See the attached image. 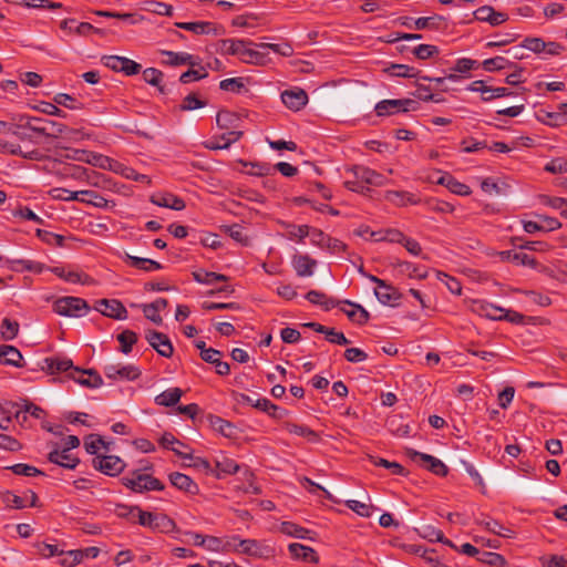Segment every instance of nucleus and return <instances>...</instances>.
<instances>
[{
    "label": "nucleus",
    "instance_id": "f257e3e1",
    "mask_svg": "<svg viewBox=\"0 0 567 567\" xmlns=\"http://www.w3.org/2000/svg\"><path fill=\"white\" fill-rule=\"evenodd\" d=\"M255 45L249 40L225 39L220 41V50L230 55H237L241 62L247 64L264 65L268 61L267 53L251 49Z\"/></svg>",
    "mask_w": 567,
    "mask_h": 567
},
{
    "label": "nucleus",
    "instance_id": "f03ea898",
    "mask_svg": "<svg viewBox=\"0 0 567 567\" xmlns=\"http://www.w3.org/2000/svg\"><path fill=\"white\" fill-rule=\"evenodd\" d=\"M23 120H25V127L29 131L41 134L47 137L58 138L64 136L72 140L75 138V136L79 134L78 131L69 128L66 125L62 123L45 120L42 117L21 116L20 122Z\"/></svg>",
    "mask_w": 567,
    "mask_h": 567
},
{
    "label": "nucleus",
    "instance_id": "7ed1b4c3",
    "mask_svg": "<svg viewBox=\"0 0 567 567\" xmlns=\"http://www.w3.org/2000/svg\"><path fill=\"white\" fill-rule=\"evenodd\" d=\"M152 468L153 465L147 462L142 467L132 471L131 475L124 476L121 480L122 484L134 493L163 491L165 485L156 477L145 473Z\"/></svg>",
    "mask_w": 567,
    "mask_h": 567
},
{
    "label": "nucleus",
    "instance_id": "20e7f679",
    "mask_svg": "<svg viewBox=\"0 0 567 567\" xmlns=\"http://www.w3.org/2000/svg\"><path fill=\"white\" fill-rule=\"evenodd\" d=\"M138 524L153 532L171 534L178 532L176 523L166 514L138 509Z\"/></svg>",
    "mask_w": 567,
    "mask_h": 567
},
{
    "label": "nucleus",
    "instance_id": "39448f33",
    "mask_svg": "<svg viewBox=\"0 0 567 567\" xmlns=\"http://www.w3.org/2000/svg\"><path fill=\"white\" fill-rule=\"evenodd\" d=\"M227 544L234 550L252 557H267L274 553L270 546L256 539H240L238 536H233Z\"/></svg>",
    "mask_w": 567,
    "mask_h": 567
},
{
    "label": "nucleus",
    "instance_id": "423d86ee",
    "mask_svg": "<svg viewBox=\"0 0 567 567\" xmlns=\"http://www.w3.org/2000/svg\"><path fill=\"white\" fill-rule=\"evenodd\" d=\"M89 309L87 302L79 297H61L53 303L54 312L64 317H79Z\"/></svg>",
    "mask_w": 567,
    "mask_h": 567
},
{
    "label": "nucleus",
    "instance_id": "0eeeda50",
    "mask_svg": "<svg viewBox=\"0 0 567 567\" xmlns=\"http://www.w3.org/2000/svg\"><path fill=\"white\" fill-rule=\"evenodd\" d=\"M416 109L417 102L412 99L383 100L374 106L378 116H388L401 112L415 111Z\"/></svg>",
    "mask_w": 567,
    "mask_h": 567
},
{
    "label": "nucleus",
    "instance_id": "6e6552de",
    "mask_svg": "<svg viewBox=\"0 0 567 567\" xmlns=\"http://www.w3.org/2000/svg\"><path fill=\"white\" fill-rule=\"evenodd\" d=\"M92 465L95 470L107 476L120 475L126 466L125 462L116 455H96L92 461Z\"/></svg>",
    "mask_w": 567,
    "mask_h": 567
},
{
    "label": "nucleus",
    "instance_id": "1a4fd4ad",
    "mask_svg": "<svg viewBox=\"0 0 567 567\" xmlns=\"http://www.w3.org/2000/svg\"><path fill=\"white\" fill-rule=\"evenodd\" d=\"M103 63L106 68L115 71L123 72L125 75H135L140 73L142 66L140 63L124 56L106 55L103 56Z\"/></svg>",
    "mask_w": 567,
    "mask_h": 567
},
{
    "label": "nucleus",
    "instance_id": "9d476101",
    "mask_svg": "<svg viewBox=\"0 0 567 567\" xmlns=\"http://www.w3.org/2000/svg\"><path fill=\"white\" fill-rule=\"evenodd\" d=\"M145 339L159 355L164 358H171L173 355V344L165 333L155 330H147L145 332Z\"/></svg>",
    "mask_w": 567,
    "mask_h": 567
},
{
    "label": "nucleus",
    "instance_id": "9b49d317",
    "mask_svg": "<svg viewBox=\"0 0 567 567\" xmlns=\"http://www.w3.org/2000/svg\"><path fill=\"white\" fill-rule=\"evenodd\" d=\"M350 172L353 174L354 178L360 179L364 183L365 186H384L388 184L389 179L383 176L382 174L362 166V165H354L350 168Z\"/></svg>",
    "mask_w": 567,
    "mask_h": 567
},
{
    "label": "nucleus",
    "instance_id": "f8f14e48",
    "mask_svg": "<svg viewBox=\"0 0 567 567\" xmlns=\"http://www.w3.org/2000/svg\"><path fill=\"white\" fill-rule=\"evenodd\" d=\"M311 244L320 248H326L331 254L344 251L347 245L337 238H332L322 230L312 229Z\"/></svg>",
    "mask_w": 567,
    "mask_h": 567
},
{
    "label": "nucleus",
    "instance_id": "ddd939ff",
    "mask_svg": "<svg viewBox=\"0 0 567 567\" xmlns=\"http://www.w3.org/2000/svg\"><path fill=\"white\" fill-rule=\"evenodd\" d=\"M95 309L112 319L125 320L127 318L126 308L116 299H101L96 302Z\"/></svg>",
    "mask_w": 567,
    "mask_h": 567
},
{
    "label": "nucleus",
    "instance_id": "4468645a",
    "mask_svg": "<svg viewBox=\"0 0 567 567\" xmlns=\"http://www.w3.org/2000/svg\"><path fill=\"white\" fill-rule=\"evenodd\" d=\"M104 374L106 378L111 380H127V381H134L140 378L141 370L133 365H115V364H109L104 368Z\"/></svg>",
    "mask_w": 567,
    "mask_h": 567
},
{
    "label": "nucleus",
    "instance_id": "2eb2a0df",
    "mask_svg": "<svg viewBox=\"0 0 567 567\" xmlns=\"http://www.w3.org/2000/svg\"><path fill=\"white\" fill-rule=\"evenodd\" d=\"M68 375L79 384L86 388L96 389L103 384L101 375L93 369H73V372H70Z\"/></svg>",
    "mask_w": 567,
    "mask_h": 567
},
{
    "label": "nucleus",
    "instance_id": "dca6fc26",
    "mask_svg": "<svg viewBox=\"0 0 567 567\" xmlns=\"http://www.w3.org/2000/svg\"><path fill=\"white\" fill-rule=\"evenodd\" d=\"M470 309L472 312L492 320H502V312H504L503 308L480 299L472 300Z\"/></svg>",
    "mask_w": 567,
    "mask_h": 567
},
{
    "label": "nucleus",
    "instance_id": "f3484780",
    "mask_svg": "<svg viewBox=\"0 0 567 567\" xmlns=\"http://www.w3.org/2000/svg\"><path fill=\"white\" fill-rule=\"evenodd\" d=\"M408 455L412 458L419 457L426 464V468L437 476L444 477L449 473L447 466L441 460L430 454L421 453L414 450H409Z\"/></svg>",
    "mask_w": 567,
    "mask_h": 567
},
{
    "label": "nucleus",
    "instance_id": "a211bd4d",
    "mask_svg": "<svg viewBox=\"0 0 567 567\" xmlns=\"http://www.w3.org/2000/svg\"><path fill=\"white\" fill-rule=\"evenodd\" d=\"M317 264V260L307 254H296L291 259V265L299 277L312 276Z\"/></svg>",
    "mask_w": 567,
    "mask_h": 567
},
{
    "label": "nucleus",
    "instance_id": "6ab92c4d",
    "mask_svg": "<svg viewBox=\"0 0 567 567\" xmlns=\"http://www.w3.org/2000/svg\"><path fill=\"white\" fill-rule=\"evenodd\" d=\"M281 101L288 109L299 111L308 103V94L302 89L286 90L281 93Z\"/></svg>",
    "mask_w": 567,
    "mask_h": 567
},
{
    "label": "nucleus",
    "instance_id": "aec40b11",
    "mask_svg": "<svg viewBox=\"0 0 567 567\" xmlns=\"http://www.w3.org/2000/svg\"><path fill=\"white\" fill-rule=\"evenodd\" d=\"M151 202L156 206L174 210H183L186 207L184 199L172 193H156L151 196Z\"/></svg>",
    "mask_w": 567,
    "mask_h": 567
},
{
    "label": "nucleus",
    "instance_id": "412c9836",
    "mask_svg": "<svg viewBox=\"0 0 567 567\" xmlns=\"http://www.w3.org/2000/svg\"><path fill=\"white\" fill-rule=\"evenodd\" d=\"M374 295L382 305L391 307L398 306L401 299L400 291L386 282H384L383 286L377 287Z\"/></svg>",
    "mask_w": 567,
    "mask_h": 567
},
{
    "label": "nucleus",
    "instance_id": "4be33fe9",
    "mask_svg": "<svg viewBox=\"0 0 567 567\" xmlns=\"http://www.w3.org/2000/svg\"><path fill=\"white\" fill-rule=\"evenodd\" d=\"M44 365L42 369H45L50 374H56L60 372H73V369H78L73 365L71 359L65 357H53L45 358L43 361Z\"/></svg>",
    "mask_w": 567,
    "mask_h": 567
},
{
    "label": "nucleus",
    "instance_id": "5701e85b",
    "mask_svg": "<svg viewBox=\"0 0 567 567\" xmlns=\"http://www.w3.org/2000/svg\"><path fill=\"white\" fill-rule=\"evenodd\" d=\"M168 478L173 486L187 494L197 495L199 493L198 485L186 474L174 472L168 475Z\"/></svg>",
    "mask_w": 567,
    "mask_h": 567
},
{
    "label": "nucleus",
    "instance_id": "b1692460",
    "mask_svg": "<svg viewBox=\"0 0 567 567\" xmlns=\"http://www.w3.org/2000/svg\"><path fill=\"white\" fill-rule=\"evenodd\" d=\"M48 460L56 464L61 467L74 470L78 464L80 463V460L78 457L72 456L68 449H63L62 451L53 450L49 453Z\"/></svg>",
    "mask_w": 567,
    "mask_h": 567
},
{
    "label": "nucleus",
    "instance_id": "393cba45",
    "mask_svg": "<svg viewBox=\"0 0 567 567\" xmlns=\"http://www.w3.org/2000/svg\"><path fill=\"white\" fill-rule=\"evenodd\" d=\"M343 303L347 306H350L352 309L347 310L344 308H341V310L347 315V317L358 324H365L369 319L370 315L369 312L359 303L352 302L350 300H339V305Z\"/></svg>",
    "mask_w": 567,
    "mask_h": 567
},
{
    "label": "nucleus",
    "instance_id": "a878e982",
    "mask_svg": "<svg viewBox=\"0 0 567 567\" xmlns=\"http://www.w3.org/2000/svg\"><path fill=\"white\" fill-rule=\"evenodd\" d=\"M288 550L292 558L301 559L303 561L317 564L319 556L316 550L311 547L305 546L299 543H292L288 546Z\"/></svg>",
    "mask_w": 567,
    "mask_h": 567
},
{
    "label": "nucleus",
    "instance_id": "bb28decb",
    "mask_svg": "<svg viewBox=\"0 0 567 567\" xmlns=\"http://www.w3.org/2000/svg\"><path fill=\"white\" fill-rule=\"evenodd\" d=\"M175 25L179 29L190 31L195 34H219L218 28L207 21H196V22H177Z\"/></svg>",
    "mask_w": 567,
    "mask_h": 567
},
{
    "label": "nucleus",
    "instance_id": "cd10ccee",
    "mask_svg": "<svg viewBox=\"0 0 567 567\" xmlns=\"http://www.w3.org/2000/svg\"><path fill=\"white\" fill-rule=\"evenodd\" d=\"M22 354L13 346L1 344L0 346V363L13 367H22Z\"/></svg>",
    "mask_w": 567,
    "mask_h": 567
},
{
    "label": "nucleus",
    "instance_id": "c85d7f7f",
    "mask_svg": "<svg viewBox=\"0 0 567 567\" xmlns=\"http://www.w3.org/2000/svg\"><path fill=\"white\" fill-rule=\"evenodd\" d=\"M502 261H509L516 265L535 267L536 260L530 255L516 250H504L498 254Z\"/></svg>",
    "mask_w": 567,
    "mask_h": 567
},
{
    "label": "nucleus",
    "instance_id": "c756f323",
    "mask_svg": "<svg viewBox=\"0 0 567 567\" xmlns=\"http://www.w3.org/2000/svg\"><path fill=\"white\" fill-rule=\"evenodd\" d=\"M124 261L128 266L134 267L140 270H143V271H146V272L161 270L163 268V266L155 260L132 256L130 254H125Z\"/></svg>",
    "mask_w": 567,
    "mask_h": 567
},
{
    "label": "nucleus",
    "instance_id": "7c9ffc66",
    "mask_svg": "<svg viewBox=\"0 0 567 567\" xmlns=\"http://www.w3.org/2000/svg\"><path fill=\"white\" fill-rule=\"evenodd\" d=\"M162 55L167 56V60L165 61L166 64L177 66V65H190L195 66L198 65V62L195 60V58L186 52H173V51H166L163 50Z\"/></svg>",
    "mask_w": 567,
    "mask_h": 567
},
{
    "label": "nucleus",
    "instance_id": "2f4dec72",
    "mask_svg": "<svg viewBox=\"0 0 567 567\" xmlns=\"http://www.w3.org/2000/svg\"><path fill=\"white\" fill-rule=\"evenodd\" d=\"M173 452L176 455L181 456L182 458L188 460L189 461L188 466L194 467L198 471H202L206 474H209V473L214 474V468L212 467L210 463L206 458L194 456L190 453H186L179 449H173Z\"/></svg>",
    "mask_w": 567,
    "mask_h": 567
},
{
    "label": "nucleus",
    "instance_id": "473e14b6",
    "mask_svg": "<svg viewBox=\"0 0 567 567\" xmlns=\"http://www.w3.org/2000/svg\"><path fill=\"white\" fill-rule=\"evenodd\" d=\"M58 277L64 279L68 282L92 285L94 279L86 274L78 271H65L63 268L55 267L52 270Z\"/></svg>",
    "mask_w": 567,
    "mask_h": 567
},
{
    "label": "nucleus",
    "instance_id": "72a5a7b5",
    "mask_svg": "<svg viewBox=\"0 0 567 567\" xmlns=\"http://www.w3.org/2000/svg\"><path fill=\"white\" fill-rule=\"evenodd\" d=\"M437 184L447 187L452 193L456 195L467 196L472 193L470 186L458 182L450 174L442 175L437 179Z\"/></svg>",
    "mask_w": 567,
    "mask_h": 567
},
{
    "label": "nucleus",
    "instance_id": "f704fd0d",
    "mask_svg": "<svg viewBox=\"0 0 567 567\" xmlns=\"http://www.w3.org/2000/svg\"><path fill=\"white\" fill-rule=\"evenodd\" d=\"M238 470L239 465L233 458L221 456L220 458H217L215 462L214 475L217 478H221L225 475H231L237 473Z\"/></svg>",
    "mask_w": 567,
    "mask_h": 567
},
{
    "label": "nucleus",
    "instance_id": "c9c22d12",
    "mask_svg": "<svg viewBox=\"0 0 567 567\" xmlns=\"http://www.w3.org/2000/svg\"><path fill=\"white\" fill-rule=\"evenodd\" d=\"M254 408L258 409L262 412H266L268 415H270L271 417H274L276 420L282 419L288 413L286 410L274 404L270 400H268L266 398L257 399L254 404Z\"/></svg>",
    "mask_w": 567,
    "mask_h": 567
},
{
    "label": "nucleus",
    "instance_id": "e433bc0d",
    "mask_svg": "<svg viewBox=\"0 0 567 567\" xmlns=\"http://www.w3.org/2000/svg\"><path fill=\"white\" fill-rule=\"evenodd\" d=\"M384 197L396 206L415 205L420 202L413 194L404 190H388Z\"/></svg>",
    "mask_w": 567,
    "mask_h": 567
},
{
    "label": "nucleus",
    "instance_id": "4c0bfd02",
    "mask_svg": "<svg viewBox=\"0 0 567 567\" xmlns=\"http://www.w3.org/2000/svg\"><path fill=\"white\" fill-rule=\"evenodd\" d=\"M284 427L290 434L306 437L311 443H317L320 440V436L317 432H315L313 430H311L305 425L286 422L284 424Z\"/></svg>",
    "mask_w": 567,
    "mask_h": 567
},
{
    "label": "nucleus",
    "instance_id": "58836bf2",
    "mask_svg": "<svg viewBox=\"0 0 567 567\" xmlns=\"http://www.w3.org/2000/svg\"><path fill=\"white\" fill-rule=\"evenodd\" d=\"M179 388H171L155 396V403L161 406H174L182 398Z\"/></svg>",
    "mask_w": 567,
    "mask_h": 567
},
{
    "label": "nucleus",
    "instance_id": "ea45409f",
    "mask_svg": "<svg viewBox=\"0 0 567 567\" xmlns=\"http://www.w3.org/2000/svg\"><path fill=\"white\" fill-rule=\"evenodd\" d=\"M306 299L313 305L322 306L326 310H330L339 305V300L329 298L326 293L318 290L308 291Z\"/></svg>",
    "mask_w": 567,
    "mask_h": 567
},
{
    "label": "nucleus",
    "instance_id": "a19ab883",
    "mask_svg": "<svg viewBox=\"0 0 567 567\" xmlns=\"http://www.w3.org/2000/svg\"><path fill=\"white\" fill-rule=\"evenodd\" d=\"M419 533H420L421 537H423L430 542H440L450 547H453V548L455 547L454 544L450 539L444 537L443 532L441 529H437L434 526H431V525L422 526L419 529Z\"/></svg>",
    "mask_w": 567,
    "mask_h": 567
},
{
    "label": "nucleus",
    "instance_id": "79ce46f5",
    "mask_svg": "<svg viewBox=\"0 0 567 567\" xmlns=\"http://www.w3.org/2000/svg\"><path fill=\"white\" fill-rule=\"evenodd\" d=\"M11 269L14 271H31L34 274H41L44 269V265L29 259H12Z\"/></svg>",
    "mask_w": 567,
    "mask_h": 567
},
{
    "label": "nucleus",
    "instance_id": "37998d69",
    "mask_svg": "<svg viewBox=\"0 0 567 567\" xmlns=\"http://www.w3.org/2000/svg\"><path fill=\"white\" fill-rule=\"evenodd\" d=\"M482 526H484L488 532L505 538H512L514 536V532L499 522L492 518H484L478 522Z\"/></svg>",
    "mask_w": 567,
    "mask_h": 567
},
{
    "label": "nucleus",
    "instance_id": "c03bdc74",
    "mask_svg": "<svg viewBox=\"0 0 567 567\" xmlns=\"http://www.w3.org/2000/svg\"><path fill=\"white\" fill-rule=\"evenodd\" d=\"M280 532L285 535L300 538V539H311L309 534L311 533L309 529L301 527L291 522H284L280 525Z\"/></svg>",
    "mask_w": 567,
    "mask_h": 567
},
{
    "label": "nucleus",
    "instance_id": "a18cd8bd",
    "mask_svg": "<svg viewBox=\"0 0 567 567\" xmlns=\"http://www.w3.org/2000/svg\"><path fill=\"white\" fill-rule=\"evenodd\" d=\"M370 461L375 466H382L389 470L393 475L406 476L409 474V472L398 462H391L377 456H370Z\"/></svg>",
    "mask_w": 567,
    "mask_h": 567
},
{
    "label": "nucleus",
    "instance_id": "49530a36",
    "mask_svg": "<svg viewBox=\"0 0 567 567\" xmlns=\"http://www.w3.org/2000/svg\"><path fill=\"white\" fill-rule=\"evenodd\" d=\"M390 75L398 78H416L420 79V71L406 64H391L385 70Z\"/></svg>",
    "mask_w": 567,
    "mask_h": 567
},
{
    "label": "nucleus",
    "instance_id": "de8ad7c7",
    "mask_svg": "<svg viewBox=\"0 0 567 567\" xmlns=\"http://www.w3.org/2000/svg\"><path fill=\"white\" fill-rule=\"evenodd\" d=\"M120 342V351L124 354H128L132 351L133 346L137 342V334L132 330H124L116 337Z\"/></svg>",
    "mask_w": 567,
    "mask_h": 567
},
{
    "label": "nucleus",
    "instance_id": "09e8293b",
    "mask_svg": "<svg viewBox=\"0 0 567 567\" xmlns=\"http://www.w3.org/2000/svg\"><path fill=\"white\" fill-rule=\"evenodd\" d=\"M221 230L225 234L229 235L235 241H237L244 246L249 245V238L244 233V227L241 225L234 224V225L221 226Z\"/></svg>",
    "mask_w": 567,
    "mask_h": 567
},
{
    "label": "nucleus",
    "instance_id": "8fccbe9b",
    "mask_svg": "<svg viewBox=\"0 0 567 567\" xmlns=\"http://www.w3.org/2000/svg\"><path fill=\"white\" fill-rule=\"evenodd\" d=\"M240 163L248 168L246 173L252 176H267L271 174V172L274 171L272 165H270L269 163H252L243 161H240Z\"/></svg>",
    "mask_w": 567,
    "mask_h": 567
},
{
    "label": "nucleus",
    "instance_id": "3c124183",
    "mask_svg": "<svg viewBox=\"0 0 567 567\" xmlns=\"http://www.w3.org/2000/svg\"><path fill=\"white\" fill-rule=\"evenodd\" d=\"M84 447H85V451L89 453V454H92V455H99L97 452L100 449H105L106 451L109 450V444L102 439V436L97 435V434H90L85 440H84Z\"/></svg>",
    "mask_w": 567,
    "mask_h": 567
},
{
    "label": "nucleus",
    "instance_id": "603ef678",
    "mask_svg": "<svg viewBox=\"0 0 567 567\" xmlns=\"http://www.w3.org/2000/svg\"><path fill=\"white\" fill-rule=\"evenodd\" d=\"M19 323L17 321L4 318L0 324V336L3 340H13L19 333Z\"/></svg>",
    "mask_w": 567,
    "mask_h": 567
},
{
    "label": "nucleus",
    "instance_id": "864d4df0",
    "mask_svg": "<svg viewBox=\"0 0 567 567\" xmlns=\"http://www.w3.org/2000/svg\"><path fill=\"white\" fill-rule=\"evenodd\" d=\"M512 65L514 64L504 56H495L482 62L483 69L487 72L504 70Z\"/></svg>",
    "mask_w": 567,
    "mask_h": 567
},
{
    "label": "nucleus",
    "instance_id": "5fc2aeb1",
    "mask_svg": "<svg viewBox=\"0 0 567 567\" xmlns=\"http://www.w3.org/2000/svg\"><path fill=\"white\" fill-rule=\"evenodd\" d=\"M442 20H443V18L437 14H434L432 17H421L413 21L414 29H416V30L439 29Z\"/></svg>",
    "mask_w": 567,
    "mask_h": 567
},
{
    "label": "nucleus",
    "instance_id": "6e6d98bb",
    "mask_svg": "<svg viewBox=\"0 0 567 567\" xmlns=\"http://www.w3.org/2000/svg\"><path fill=\"white\" fill-rule=\"evenodd\" d=\"M81 202L92 204L95 207H106L109 200L94 190H80Z\"/></svg>",
    "mask_w": 567,
    "mask_h": 567
},
{
    "label": "nucleus",
    "instance_id": "4d7b16f0",
    "mask_svg": "<svg viewBox=\"0 0 567 567\" xmlns=\"http://www.w3.org/2000/svg\"><path fill=\"white\" fill-rule=\"evenodd\" d=\"M245 85L246 80L244 78L225 79L219 83L220 90L233 93H240Z\"/></svg>",
    "mask_w": 567,
    "mask_h": 567
},
{
    "label": "nucleus",
    "instance_id": "13d9d810",
    "mask_svg": "<svg viewBox=\"0 0 567 567\" xmlns=\"http://www.w3.org/2000/svg\"><path fill=\"white\" fill-rule=\"evenodd\" d=\"M54 103L58 105H62L70 110H81L83 109V104L79 102L75 97L66 94V93H58L53 97Z\"/></svg>",
    "mask_w": 567,
    "mask_h": 567
},
{
    "label": "nucleus",
    "instance_id": "bf43d9fd",
    "mask_svg": "<svg viewBox=\"0 0 567 567\" xmlns=\"http://www.w3.org/2000/svg\"><path fill=\"white\" fill-rule=\"evenodd\" d=\"M1 499L7 507L14 509H22L27 506L24 503V498L22 496H18L10 491H6L1 495Z\"/></svg>",
    "mask_w": 567,
    "mask_h": 567
},
{
    "label": "nucleus",
    "instance_id": "052dcab7",
    "mask_svg": "<svg viewBox=\"0 0 567 567\" xmlns=\"http://www.w3.org/2000/svg\"><path fill=\"white\" fill-rule=\"evenodd\" d=\"M543 115H538V120L550 126H561L567 124V118L564 117L563 113L558 112H540Z\"/></svg>",
    "mask_w": 567,
    "mask_h": 567
},
{
    "label": "nucleus",
    "instance_id": "680f3d73",
    "mask_svg": "<svg viewBox=\"0 0 567 567\" xmlns=\"http://www.w3.org/2000/svg\"><path fill=\"white\" fill-rule=\"evenodd\" d=\"M439 53V48L432 44H420L413 49V54L419 60H427L430 58L437 55Z\"/></svg>",
    "mask_w": 567,
    "mask_h": 567
},
{
    "label": "nucleus",
    "instance_id": "e2e57ef3",
    "mask_svg": "<svg viewBox=\"0 0 567 567\" xmlns=\"http://www.w3.org/2000/svg\"><path fill=\"white\" fill-rule=\"evenodd\" d=\"M348 508L362 517H370L374 507L370 504L361 503L359 501L350 499L346 502Z\"/></svg>",
    "mask_w": 567,
    "mask_h": 567
},
{
    "label": "nucleus",
    "instance_id": "0e129e2a",
    "mask_svg": "<svg viewBox=\"0 0 567 567\" xmlns=\"http://www.w3.org/2000/svg\"><path fill=\"white\" fill-rule=\"evenodd\" d=\"M117 172L124 176L125 178L127 179H131V181H135V182H140V183H145V184H151V178L150 176L145 175V174H140L137 173L134 168L132 167H128V166H124V165H121V167L117 169Z\"/></svg>",
    "mask_w": 567,
    "mask_h": 567
},
{
    "label": "nucleus",
    "instance_id": "69168bd1",
    "mask_svg": "<svg viewBox=\"0 0 567 567\" xmlns=\"http://www.w3.org/2000/svg\"><path fill=\"white\" fill-rule=\"evenodd\" d=\"M143 79L146 83L156 86L159 89L161 92H164L163 87L161 86V82L163 80V73L155 69V68H148L143 71Z\"/></svg>",
    "mask_w": 567,
    "mask_h": 567
},
{
    "label": "nucleus",
    "instance_id": "338daca9",
    "mask_svg": "<svg viewBox=\"0 0 567 567\" xmlns=\"http://www.w3.org/2000/svg\"><path fill=\"white\" fill-rule=\"evenodd\" d=\"M478 62L476 60H472L470 58H461L456 60L454 66L451 69L453 72H457L460 74H465L471 70L478 68Z\"/></svg>",
    "mask_w": 567,
    "mask_h": 567
},
{
    "label": "nucleus",
    "instance_id": "774afa93",
    "mask_svg": "<svg viewBox=\"0 0 567 567\" xmlns=\"http://www.w3.org/2000/svg\"><path fill=\"white\" fill-rule=\"evenodd\" d=\"M206 105L205 101H202L197 97L196 94L190 93L183 99L182 104L179 105L181 111H194L197 109H202Z\"/></svg>",
    "mask_w": 567,
    "mask_h": 567
}]
</instances>
